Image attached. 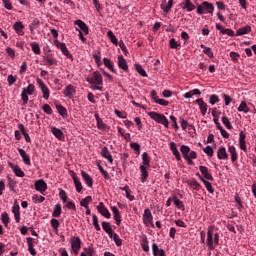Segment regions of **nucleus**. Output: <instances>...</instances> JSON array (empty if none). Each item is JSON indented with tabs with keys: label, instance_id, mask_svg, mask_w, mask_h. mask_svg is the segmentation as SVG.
Masks as SVG:
<instances>
[{
	"label": "nucleus",
	"instance_id": "nucleus-1",
	"mask_svg": "<svg viewBox=\"0 0 256 256\" xmlns=\"http://www.w3.org/2000/svg\"><path fill=\"white\" fill-rule=\"evenodd\" d=\"M206 245L209 251H213L219 245V233H215L213 227L208 228Z\"/></svg>",
	"mask_w": 256,
	"mask_h": 256
},
{
	"label": "nucleus",
	"instance_id": "nucleus-2",
	"mask_svg": "<svg viewBox=\"0 0 256 256\" xmlns=\"http://www.w3.org/2000/svg\"><path fill=\"white\" fill-rule=\"evenodd\" d=\"M86 81L92 85L91 89L93 91H103V76H101L99 71L93 72L92 77L87 78Z\"/></svg>",
	"mask_w": 256,
	"mask_h": 256
},
{
	"label": "nucleus",
	"instance_id": "nucleus-3",
	"mask_svg": "<svg viewBox=\"0 0 256 256\" xmlns=\"http://www.w3.org/2000/svg\"><path fill=\"white\" fill-rule=\"evenodd\" d=\"M215 11V6L213 3L204 1L201 4L197 5L196 12L198 15H213Z\"/></svg>",
	"mask_w": 256,
	"mask_h": 256
},
{
	"label": "nucleus",
	"instance_id": "nucleus-4",
	"mask_svg": "<svg viewBox=\"0 0 256 256\" xmlns=\"http://www.w3.org/2000/svg\"><path fill=\"white\" fill-rule=\"evenodd\" d=\"M148 116L151 117L156 123L163 125L165 129H169V120L167 119V117H165V115L155 111H151L148 112Z\"/></svg>",
	"mask_w": 256,
	"mask_h": 256
},
{
	"label": "nucleus",
	"instance_id": "nucleus-5",
	"mask_svg": "<svg viewBox=\"0 0 256 256\" xmlns=\"http://www.w3.org/2000/svg\"><path fill=\"white\" fill-rule=\"evenodd\" d=\"M148 116L151 117L156 123L163 125L165 129H169V120L167 119V117H165V115L155 111H151L148 112Z\"/></svg>",
	"mask_w": 256,
	"mask_h": 256
},
{
	"label": "nucleus",
	"instance_id": "nucleus-6",
	"mask_svg": "<svg viewBox=\"0 0 256 256\" xmlns=\"http://www.w3.org/2000/svg\"><path fill=\"white\" fill-rule=\"evenodd\" d=\"M69 243L71 245L72 255H79V251H81V238L79 236H72Z\"/></svg>",
	"mask_w": 256,
	"mask_h": 256
},
{
	"label": "nucleus",
	"instance_id": "nucleus-7",
	"mask_svg": "<svg viewBox=\"0 0 256 256\" xmlns=\"http://www.w3.org/2000/svg\"><path fill=\"white\" fill-rule=\"evenodd\" d=\"M54 45L60 49L61 53L67 58V59H71V61H73V55L71 54V52H69V49L67 48V45H65V43L63 42H59V40H55L54 41Z\"/></svg>",
	"mask_w": 256,
	"mask_h": 256
},
{
	"label": "nucleus",
	"instance_id": "nucleus-8",
	"mask_svg": "<svg viewBox=\"0 0 256 256\" xmlns=\"http://www.w3.org/2000/svg\"><path fill=\"white\" fill-rule=\"evenodd\" d=\"M36 83L38 87L41 89L43 99H46V100L49 99L50 91H49V87H47V84H45V82H43L41 78H36Z\"/></svg>",
	"mask_w": 256,
	"mask_h": 256
},
{
	"label": "nucleus",
	"instance_id": "nucleus-9",
	"mask_svg": "<svg viewBox=\"0 0 256 256\" xmlns=\"http://www.w3.org/2000/svg\"><path fill=\"white\" fill-rule=\"evenodd\" d=\"M74 25H77L76 31H81L84 35H89V27L83 20H75Z\"/></svg>",
	"mask_w": 256,
	"mask_h": 256
},
{
	"label": "nucleus",
	"instance_id": "nucleus-10",
	"mask_svg": "<svg viewBox=\"0 0 256 256\" xmlns=\"http://www.w3.org/2000/svg\"><path fill=\"white\" fill-rule=\"evenodd\" d=\"M142 219H143L144 225H151L152 227H154V225H153V214H151V210L149 208L144 210V214L142 216Z\"/></svg>",
	"mask_w": 256,
	"mask_h": 256
},
{
	"label": "nucleus",
	"instance_id": "nucleus-11",
	"mask_svg": "<svg viewBox=\"0 0 256 256\" xmlns=\"http://www.w3.org/2000/svg\"><path fill=\"white\" fill-rule=\"evenodd\" d=\"M96 209L98 213L102 215V217H105L106 219H111V212H109V209L105 207V204H103V202H100Z\"/></svg>",
	"mask_w": 256,
	"mask_h": 256
},
{
	"label": "nucleus",
	"instance_id": "nucleus-12",
	"mask_svg": "<svg viewBox=\"0 0 256 256\" xmlns=\"http://www.w3.org/2000/svg\"><path fill=\"white\" fill-rule=\"evenodd\" d=\"M34 187L36 191H39V193H41L42 195H44L45 192L47 191V183L43 179L37 180L34 183Z\"/></svg>",
	"mask_w": 256,
	"mask_h": 256
},
{
	"label": "nucleus",
	"instance_id": "nucleus-13",
	"mask_svg": "<svg viewBox=\"0 0 256 256\" xmlns=\"http://www.w3.org/2000/svg\"><path fill=\"white\" fill-rule=\"evenodd\" d=\"M245 139H247V135H245V133H243V131L240 130L238 145L241 151H244V153H247V142L245 141Z\"/></svg>",
	"mask_w": 256,
	"mask_h": 256
},
{
	"label": "nucleus",
	"instance_id": "nucleus-14",
	"mask_svg": "<svg viewBox=\"0 0 256 256\" xmlns=\"http://www.w3.org/2000/svg\"><path fill=\"white\" fill-rule=\"evenodd\" d=\"M117 65L119 69H122V71H125L126 73L129 71V64H127V60L125 57H123V55H119L117 57Z\"/></svg>",
	"mask_w": 256,
	"mask_h": 256
},
{
	"label": "nucleus",
	"instance_id": "nucleus-15",
	"mask_svg": "<svg viewBox=\"0 0 256 256\" xmlns=\"http://www.w3.org/2000/svg\"><path fill=\"white\" fill-rule=\"evenodd\" d=\"M13 29L19 37H23V35H25V31H24L25 25H23V22L21 21L15 22L13 25Z\"/></svg>",
	"mask_w": 256,
	"mask_h": 256
},
{
	"label": "nucleus",
	"instance_id": "nucleus-16",
	"mask_svg": "<svg viewBox=\"0 0 256 256\" xmlns=\"http://www.w3.org/2000/svg\"><path fill=\"white\" fill-rule=\"evenodd\" d=\"M76 88L73 86V84H70L66 86V88L63 90V95H65L68 99H73L76 93Z\"/></svg>",
	"mask_w": 256,
	"mask_h": 256
},
{
	"label": "nucleus",
	"instance_id": "nucleus-17",
	"mask_svg": "<svg viewBox=\"0 0 256 256\" xmlns=\"http://www.w3.org/2000/svg\"><path fill=\"white\" fill-rule=\"evenodd\" d=\"M217 158L220 161H227L229 159V154H227V149L225 146H220L217 150Z\"/></svg>",
	"mask_w": 256,
	"mask_h": 256
},
{
	"label": "nucleus",
	"instance_id": "nucleus-18",
	"mask_svg": "<svg viewBox=\"0 0 256 256\" xmlns=\"http://www.w3.org/2000/svg\"><path fill=\"white\" fill-rule=\"evenodd\" d=\"M51 133L58 139V141H65V134H63V131L61 129L52 126L51 127Z\"/></svg>",
	"mask_w": 256,
	"mask_h": 256
},
{
	"label": "nucleus",
	"instance_id": "nucleus-19",
	"mask_svg": "<svg viewBox=\"0 0 256 256\" xmlns=\"http://www.w3.org/2000/svg\"><path fill=\"white\" fill-rule=\"evenodd\" d=\"M195 103H197V105L199 106L201 115L205 117V115H207V103H205V101L202 98L196 99Z\"/></svg>",
	"mask_w": 256,
	"mask_h": 256
},
{
	"label": "nucleus",
	"instance_id": "nucleus-20",
	"mask_svg": "<svg viewBox=\"0 0 256 256\" xmlns=\"http://www.w3.org/2000/svg\"><path fill=\"white\" fill-rule=\"evenodd\" d=\"M182 9H186L188 13H191V11H195V4L191 2V0H184L181 4Z\"/></svg>",
	"mask_w": 256,
	"mask_h": 256
},
{
	"label": "nucleus",
	"instance_id": "nucleus-21",
	"mask_svg": "<svg viewBox=\"0 0 256 256\" xmlns=\"http://www.w3.org/2000/svg\"><path fill=\"white\" fill-rule=\"evenodd\" d=\"M21 207H19V204L15 203L12 207V213L14 215V219L16 223H19L21 221Z\"/></svg>",
	"mask_w": 256,
	"mask_h": 256
},
{
	"label": "nucleus",
	"instance_id": "nucleus-22",
	"mask_svg": "<svg viewBox=\"0 0 256 256\" xmlns=\"http://www.w3.org/2000/svg\"><path fill=\"white\" fill-rule=\"evenodd\" d=\"M42 59L45 62V65H47L48 67H51V65H57V59H55V57H53L52 55H43Z\"/></svg>",
	"mask_w": 256,
	"mask_h": 256
},
{
	"label": "nucleus",
	"instance_id": "nucleus-23",
	"mask_svg": "<svg viewBox=\"0 0 256 256\" xmlns=\"http://www.w3.org/2000/svg\"><path fill=\"white\" fill-rule=\"evenodd\" d=\"M199 171L201 172L203 177L207 179V181H213V175L209 173V168H207L206 166H199Z\"/></svg>",
	"mask_w": 256,
	"mask_h": 256
},
{
	"label": "nucleus",
	"instance_id": "nucleus-24",
	"mask_svg": "<svg viewBox=\"0 0 256 256\" xmlns=\"http://www.w3.org/2000/svg\"><path fill=\"white\" fill-rule=\"evenodd\" d=\"M18 153L20 157H22V161L25 165H31V158L29 157V155H27V152H25L24 149L19 148Z\"/></svg>",
	"mask_w": 256,
	"mask_h": 256
},
{
	"label": "nucleus",
	"instance_id": "nucleus-25",
	"mask_svg": "<svg viewBox=\"0 0 256 256\" xmlns=\"http://www.w3.org/2000/svg\"><path fill=\"white\" fill-rule=\"evenodd\" d=\"M169 147L176 161H179L181 159V153H179V150L177 149V144H175V142H170Z\"/></svg>",
	"mask_w": 256,
	"mask_h": 256
},
{
	"label": "nucleus",
	"instance_id": "nucleus-26",
	"mask_svg": "<svg viewBox=\"0 0 256 256\" xmlns=\"http://www.w3.org/2000/svg\"><path fill=\"white\" fill-rule=\"evenodd\" d=\"M169 147L176 161H179L181 159V153H179V150L177 149V144H175V142H170Z\"/></svg>",
	"mask_w": 256,
	"mask_h": 256
},
{
	"label": "nucleus",
	"instance_id": "nucleus-27",
	"mask_svg": "<svg viewBox=\"0 0 256 256\" xmlns=\"http://www.w3.org/2000/svg\"><path fill=\"white\" fill-rule=\"evenodd\" d=\"M169 147L176 161H179L181 159V153H179V150L177 149V144H175V142H170Z\"/></svg>",
	"mask_w": 256,
	"mask_h": 256
},
{
	"label": "nucleus",
	"instance_id": "nucleus-28",
	"mask_svg": "<svg viewBox=\"0 0 256 256\" xmlns=\"http://www.w3.org/2000/svg\"><path fill=\"white\" fill-rule=\"evenodd\" d=\"M187 184L194 190V191H201V184L197 179L191 178L190 180H187Z\"/></svg>",
	"mask_w": 256,
	"mask_h": 256
},
{
	"label": "nucleus",
	"instance_id": "nucleus-29",
	"mask_svg": "<svg viewBox=\"0 0 256 256\" xmlns=\"http://www.w3.org/2000/svg\"><path fill=\"white\" fill-rule=\"evenodd\" d=\"M148 167H145L144 165H140V181L141 183H145L147 181V178L149 177V172L147 171Z\"/></svg>",
	"mask_w": 256,
	"mask_h": 256
},
{
	"label": "nucleus",
	"instance_id": "nucleus-30",
	"mask_svg": "<svg viewBox=\"0 0 256 256\" xmlns=\"http://www.w3.org/2000/svg\"><path fill=\"white\" fill-rule=\"evenodd\" d=\"M95 248L93 245L83 248V252L80 253V256H95Z\"/></svg>",
	"mask_w": 256,
	"mask_h": 256
},
{
	"label": "nucleus",
	"instance_id": "nucleus-31",
	"mask_svg": "<svg viewBox=\"0 0 256 256\" xmlns=\"http://www.w3.org/2000/svg\"><path fill=\"white\" fill-rule=\"evenodd\" d=\"M111 209L116 225H121V214L119 213V209L116 206H113Z\"/></svg>",
	"mask_w": 256,
	"mask_h": 256
},
{
	"label": "nucleus",
	"instance_id": "nucleus-32",
	"mask_svg": "<svg viewBox=\"0 0 256 256\" xmlns=\"http://www.w3.org/2000/svg\"><path fill=\"white\" fill-rule=\"evenodd\" d=\"M101 155L104 159H107L109 163H113V156L111 155V152H109V148L104 146L101 150Z\"/></svg>",
	"mask_w": 256,
	"mask_h": 256
},
{
	"label": "nucleus",
	"instance_id": "nucleus-33",
	"mask_svg": "<svg viewBox=\"0 0 256 256\" xmlns=\"http://www.w3.org/2000/svg\"><path fill=\"white\" fill-rule=\"evenodd\" d=\"M103 63H104V66L107 69H109V71H111L112 73H117V70H115V64L113 63V61H111V59L103 58Z\"/></svg>",
	"mask_w": 256,
	"mask_h": 256
},
{
	"label": "nucleus",
	"instance_id": "nucleus-34",
	"mask_svg": "<svg viewBox=\"0 0 256 256\" xmlns=\"http://www.w3.org/2000/svg\"><path fill=\"white\" fill-rule=\"evenodd\" d=\"M26 241H27L28 251H29L30 255H32V256L37 255V250H35V247L33 245V238L27 237Z\"/></svg>",
	"mask_w": 256,
	"mask_h": 256
},
{
	"label": "nucleus",
	"instance_id": "nucleus-35",
	"mask_svg": "<svg viewBox=\"0 0 256 256\" xmlns=\"http://www.w3.org/2000/svg\"><path fill=\"white\" fill-rule=\"evenodd\" d=\"M228 152L230 153L232 163H235L238 159L237 148L234 145H229Z\"/></svg>",
	"mask_w": 256,
	"mask_h": 256
},
{
	"label": "nucleus",
	"instance_id": "nucleus-36",
	"mask_svg": "<svg viewBox=\"0 0 256 256\" xmlns=\"http://www.w3.org/2000/svg\"><path fill=\"white\" fill-rule=\"evenodd\" d=\"M152 253L154 256H165V250L159 248L156 243L152 244Z\"/></svg>",
	"mask_w": 256,
	"mask_h": 256
},
{
	"label": "nucleus",
	"instance_id": "nucleus-37",
	"mask_svg": "<svg viewBox=\"0 0 256 256\" xmlns=\"http://www.w3.org/2000/svg\"><path fill=\"white\" fill-rule=\"evenodd\" d=\"M81 175L87 187H93V178L85 171H81Z\"/></svg>",
	"mask_w": 256,
	"mask_h": 256
},
{
	"label": "nucleus",
	"instance_id": "nucleus-38",
	"mask_svg": "<svg viewBox=\"0 0 256 256\" xmlns=\"http://www.w3.org/2000/svg\"><path fill=\"white\" fill-rule=\"evenodd\" d=\"M72 179L75 185V189L78 193H81L83 191V185L81 184V181L77 177V175H72Z\"/></svg>",
	"mask_w": 256,
	"mask_h": 256
},
{
	"label": "nucleus",
	"instance_id": "nucleus-39",
	"mask_svg": "<svg viewBox=\"0 0 256 256\" xmlns=\"http://www.w3.org/2000/svg\"><path fill=\"white\" fill-rule=\"evenodd\" d=\"M248 33H251V26L239 28L236 31V37H241V35H248Z\"/></svg>",
	"mask_w": 256,
	"mask_h": 256
},
{
	"label": "nucleus",
	"instance_id": "nucleus-40",
	"mask_svg": "<svg viewBox=\"0 0 256 256\" xmlns=\"http://www.w3.org/2000/svg\"><path fill=\"white\" fill-rule=\"evenodd\" d=\"M102 229L105 231V233H107V235H109V237L115 233L113 232V228L109 222H102Z\"/></svg>",
	"mask_w": 256,
	"mask_h": 256
},
{
	"label": "nucleus",
	"instance_id": "nucleus-41",
	"mask_svg": "<svg viewBox=\"0 0 256 256\" xmlns=\"http://www.w3.org/2000/svg\"><path fill=\"white\" fill-rule=\"evenodd\" d=\"M145 167H151V158H149V154L147 152L142 153V164Z\"/></svg>",
	"mask_w": 256,
	"mask_h": 256
},
{
	"label": "nucleus",
	"instance_id": "nucleus-42",
	"mask_svg": "<svg viewBox=\"0 0 256 256\" xmlns=\"http://www.w3.org/2000/svg\"><path fill=\"white\" fill-rule=\"evenodd\" d=\"M10 167L12 168L13 173L15 174L16 177H24L25 176V172H23L21 167L13 166V164H11V163H10Z\"/></svg>",
	"mask_w": 256,
	"mask_h": 256
},
{
	"label": "nucleus",
	"instance_id": "nucleus-43",
	"mask_svg": "<svg viewBox=\"0 0 256 256\" xmlns=\"http://www.w3.org/2000/svg\"><path fill=\"white\" fill-rule=\"evenodd\" d=\"M160 7L164 13H169L173 7V0H169L168 3L163 2Z\"/></svg>",
	"mask_w": 256,
	"mask_h": 256
},
{
	"label": "nucleus",
	"instance_id": "nucleus-44",
	"mask_svg": "<svg viewBox=\"0 0 256 256\" xmlns=\"http://www.w3.org/2000/svg\"><path fill=\"white\" fill-rule=\"evenodd\" d=\"M110 239H113L115 245L117 247H121L123 245V240H121V238L119 237V234L118 233H113L112 235L109 236Z\"/></svg>",
	"mask_w": 256,
	"mask_h": 256
},
{
	"label": "nucleus",
	"instance_id": "nucleus-45",
	"mask_svg": "<svg viewBox=\"0 0 256 256\" xmlns=\"http://www.w3.org/2000/svg\"><path fill=\"white\" fill-rule=\"evenodd\" d=\"M141 247H142V250L145 253H149V240H147V236H143L142 237V239H141Z\"/></svg>",
	"mask_w": 256,
	"mask_h": 256
},
{
	"label": "nucleus",
	"instance_id": "nucleus-46",
	"mask_svg": "<svg viewBox=\"0 0 256 256\" xmlns=\"http://www.w3.org/2000/svg\"><path fill=\"white\" fill-rule=\"evenodd\" d=\"M200 47H201V49H203L204 55H207V57H209L210 59H213L214 55H213V51L211 50L210 47H207L204 44H201Z\"/></svg>",
	"mask_w": 256,
	"mask_h": 256
},
{
	"label": "nucleus",
	"instance_id": "nucleus-47",
	"mask_svg": "<svg viewBox=\"0 0 256 256\" xmlns=\"http://www.w3.org/2000/svg\"><path fill=\"white\" fill-rule=\"evenodd\" d=\"M107 37H108V39L111 41V43L113 44V45H119V41L117 40V36H115V34L113 33V31H111V30H109L108 32H107Z\"/></svg>",
	"mask_w": 256,
	"mask_h": 256
},
{
	"label": "nucleus",
	"instance_id": "nucleus-48",
	"mask_svg": "<svg viewBox=\"0 0 256 256\" xmlns=\"http://www.w3.org/2000/svg\"><path fill=\"white\" fill-rule=\"evenodd\" d=\"M30 47L34 55H41V47H39V44L37 42H31Z\"/></svg>",
	"mask_w": 256,
	"mask_h": 256
},
{
	"label": "nucleus",
	"instance_id": "nucleus-49",
	"mask_svg": "<svg viewBox=\"0 0 256 256\" xmlns=\"http://www.w3.org/2000/svg\"><path fill=\"white\" fill-rule=\"evenodd\" d=\"M180 151L184 157V159H187L189 157V154L191 153V148L187 145H182L180 148Z\"/></svg>",
	"mask_w": 256,
	"mask_h": 256
},
{
	"label": "nucleus",
	"instance_id": "nucleus-50",
	"mask_svg": "<svg viewBox=\"0 0 256 256\" xmlns=\"http://www.w3.org/2000/svg\"><path fill=\"white\" fill-rule=\"evenodd\" d=\"M180 125H181L183 131H186L187 127H189L190 129L194 128L193 124H189V122H187V120L183 119V117H180Z\"/></svg>",
	"mask_w": 256,
	"mask_h": 256
},
{
	"label": "nucleus",
	"instance_id": "nucleus-51",
	"mask_svg": "<svg viewBox=\"0 0 256 256\" xmlns=\"http://www.w3.org/2000/svg\"><path fill=\"white\" fill-rule=\"evenodd\" d=\"M238 111L240 113H249L250 109L249 106H247V102L242 101L238 107Z\"/></svg>",
	"mask_w": 256,
	"mask_h": 256
},
{
	"label": "nucleus",
	"instance_id": "nucleus-52",
	"mask_svg": "<svg viewBox=\"0 0 256 256\" xmlns=\"http://www.w3.org/2000/svg\"><path fill=\"white\" fill-rule=\"evenodd\" d=\"M92 201H93V198L91 196H86L84 199L80 201V205L81 207H84L85 209H87V207H89V203H91Z\"/></svg>",
	"mask_w": 256,
	"mask_h": 256
},
{
	"label": "nucleus",
	"instance_id": "nucleus-53",
	"mask_svg": "<svg viewBox=\"0 0 256 256\" xmlns=\"http://www.w3.org/2000/svg\"><path fill=\"white\" fill-rule=\"evenodd\" d=\"M172 201L174 205L177 207V209H185V205H183V201H181L177 196H174L172 198Z\"/></svg>",
	"mask_w": 256,
	"mask_h": 256
},
{
	"label": "nucleus",
	"instance_id": "nucleus-54",
	"mask_svg": "<svg viewBox=\"0 0 256 256\" xmlns=\"http://www.w3.org/2000/svg\"><path fill=\"white\" fill-rule=\"evenodd\" d=\"M196 158H197V152L192 150L189 153V157L188 158H184V159L187 161L188 165H193V159H196Z\"/></svg>",
	"mask_w": 256,
	"mask_h": 256
},
{
	"label": "nucleus",
	"instance_id": "nucleus-55",
	"mask_svg": "<svg viewBox=\"0 0 256 256\" xmlns=\"http://www.w3.org/2000/svg\"><path fill=\"white\" fill-rule=\"evenodd\" d=\"M50 225L54 229L55 233H59V225H60L59 220L52 218L50 220Z\"/></svg>",
	"mask_w": 256,
	"mask_h": 256
},
{
	"label": "nucleus",
	"instance_id": "nucleus-56",
	"mask_svg": "<svg viewBox=\"0 0 256 256\" xmlns=\"http://www.w3.org/2000/svg\"><path fill=\"white\" fill-rule=\"evenodd\" d=\"M222 123L226 127V129H233V125H231V121L227 116H222Z\"/></svg>",
	"mask_w": 256,
	"mask_h": 256
},
{
	"label": "nucleus",
	"instance_id": "nucleus-57",
	"mask_svg": "<svg viewBox=\"0 0 256 256\" xmlns=\"http://www.w3.org/2000/svg\"><path fill=\"white\" fill-rule=\"evenodd\" d=\"M169 47L170 49H179L181 47V43L177 42L175 38L169 40Z\"/></svg>",
	"mask_w": 256,
	"mask_h": 256
},
{
	"label": "nucleus",
	"instance_id": "nucleus-58",
	"mask_svg": "<svg viewBox=\"0 0 256 256\" xmlns=\"http://www.w3.org/2000/svg\"><path fill=\"white\" fill-rule=\"evenodd\" d=\"M52 217H61V204H56L54 206Z\"/></svg>",
	"mask_w": 256,
	"mask_h": 256
},
{
	"label": "nucleus",
	"instance_id": "nucleus-59",
	"mask_svg": "<svg viewBox=\"0 0 256 256\" xmlns=\"http://www.w3.org/2000/svg\"><path fill=\"white\" fill-rule=\"evenodd\" d=\"M135 69H136L137 73H139V75H141V77H147V72L145 71L143 66L136 64Z\"/></svg>",
	"mask_w": 256,
	"mask_h": 256
},
{
	"label": "nucleus",
	"instance_id": "nucleus-60",
	"mask_svg": "<svg viewBox=\"0 0 256 256\" xmlns=\"http://www.w3.org/2000/svg\"><path fill=\"white\" fill-rule=\"evenodd\" d=\"M56 109L61 117H65V115H67V109L63 107V105L57 104Z\"/></svg>",
	"mask_w": 256,
	"mask_h": 256
},
{
	"label": "nucleus",
	"instance_id": "nucleus-61",
	"mask_svg": "<svg viewBox=\"0 0 256 256\" xmlns=\"http://www.w3.org/2000/svg\"><path fill=\"white\" fill-rule=\"evenodd\" d=\"M1 221L2 223L5 225V227H7V225H9V214H7V212H4L1 214Z\"/></svg>",
	"mask_w": 256,
	"mask_h": 256
},
{
	"label": "nucleus",
	"instance_id": "nucleus-62",
	"mask_svg": "<svg viewBox=\"0 0 256 256\" xmlns=\"http://www.w3.org/2000/svg\"><path fill=\"white\" fill-rule=\"evenodd\" d=\"M203 151L205 154H207L208 157H213V155L215 153V151H213V148L210 145L203 148Z\"/></svg>",
	"mask_w": 256,
	"mask_h": 256
},
{
	"label": "nucleus",
	"instance_id": "nucleus-63",
	"mask_svg": "<svg viewBox=\"0 0 256 256\" xmlns=\"http://www.w3.org/2000/svg\"><path fill=\"white\" fill-rule=\"evenodd\" d=\"M209 103L210 105H216V103H219V96L217 94L210 95Z\"/></svg>",
	"mask_w": 256,
	"mask_h": 256
},
{
	"label": "nucleus",
	"instance_id": "nucleus-64",
	"mask_svg": "<svg viewBox=\"0 0 256 256\" xmlns=\"http://www.w3.org/2000/svg\"><path fill=\"white\" fill-rule=\"evenodd\" d=\"M32 200L33 203H43V201H45V197L35 194L32 196Z\"/></svg>",
	"mask_w": 256,
	"mask_h": 256
}]
</instances>
